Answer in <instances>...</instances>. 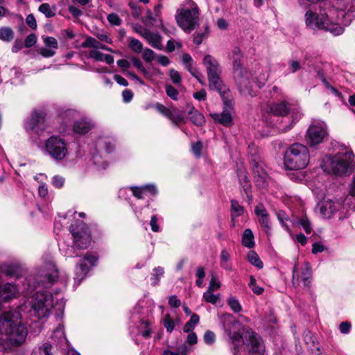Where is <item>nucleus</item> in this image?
<instances>
[{"mask_svg":"<svg viewBox=\"0 0 355 355\" xmlns=\"http://www.w3.org/2000/svg\"><path fill=\"white\" fill-rule=\"evenodd\" d=\"M220 320L233 345L234 355H241L239 348L243 343L250 346L252 354H261L263 352L264 345L261 338L248 327L242 325L232 314L224 313Z\"/></svg>","mask_w":355,"mask_h":355,"instance_id":"f257e3e1","label":"nucleus"},{"mask_svg":"<svg viewBox=\"0 0 355 355\" xmlns=\"http://www.w3.org/2000/svg\"><path fill=\"white\" fill-rule=\"evenodd\" d=\"M336 9L331 8L327 2H322L320 5V12L316 13L311 10L306 11L305 14V23L309 28L312 30H324L334 35H340L344 32L343 26L340 25L336 19Z\"/></svg>","mask_w":355,"mask_h":355,"instance_id":"f03ea898","label":"nucleus"},{"mask_svg":"<svg viewBox=\"0 0 355 355\" xmlns=\"http://www.w3.org/2000/svg\"><path fill=\"white\" fill-rule=\"evenodd\" d=\"M53 295L46 291H37L19 306V311L37 319L48 317L53 308Z\"/></svg>","mask_w":355,"mask_h":355,"instance_id":"7ed1b4c3","label":"nucleus"},{"mask_svg":"<svg viewBox=\"0 0 355 355\" xmlns=\"http://www.w3.org/2000/svg\"><path fill=\"white\" fill-rule=\"evenodd\" d=\"M58 278V270L53 261H46L42 268L38 270L33 275L26 279L23 284L26 294L31 293L36 288V284L44 288L51 286Z\"/></svg>","mask_w":355,"mask_h":355,"instance_id":"20e7f679","label":"nucleus"},{"mask_svg":"<svg viewBox=\"0 0 355 355\" xmlns=\"http://www.w3.org/2000/svg\"><path fill=\"white\" fill-rule=\"evenodd\" d=\"M200 10L193 0H185L176 11L178 25L186 33H191L199 25Z\"/></svg>","mask_w":355,"mask_h":355,"instance_id":"39448f33","label":"nucleus"},{"mask_svg":"<svg viewBox=\"0 0 355 355\" xmlns=\"http://www.w3.org/2000/svg\"><path fill=\"white\" fill-rule=\"evenodd\" d=\"M243 57L241 49L238 46L232 49L233 76L240 93L244 96H253L250 74L241 64Z\"/></svg>","mask_w":355,"mask_h":355,"instance_id":"423d86ee","label":"nucleus"},{"mask_svg":"<svg viewBox=\"0 0 355 355\" xmlns=\"http://www.w3.org/2000/svg\"><path fill=\"white\" fill-rule=\"evenodd\" d=\"M309 160L308 148L302 144L295 143L286 149L284 164L288 170H301L307 166Z\"/></svg>","mask_w":355,"mask_h":355,"instance_id":"0eeeda50","label":"nucleus"},{"mask_svg":"<svg viewBox=\"0 0 355 355\" xmlns=\"http://www.w3.org/2000/svg\"><path fill=\"white\" fill-rule=\"evenodd\" d=\"M354 155L351 151L338 153L328 158L325 164V170L336 175H349L352 170Z\"/></svg>","mask_w":355,"mask_h":355,"instance_id":"6e6552de","label":"nucleus"},{"mask_svg":"<svg viewBox=\"0 0 355 355\" xmlns=\"http://www.w3.org/2000/svg\"><path fill=\"white\" fill-rule=\"evenodd\" d=\"M42 150L44 155L57 162L64 161L69 155V144L64 139L56 135L45 140Z\"/></svg>","mask_w":355,"mask_h":355,"instance_id":"1a4fd4ad","label":"nucleus"},{"mask_svg":"<svg viewBox=\"0 0 355 355\" xmlns=\"http://www.w3.org/2000/svg\"><path fill=\"white\" fill-rule=\"evenodd\" d=\"M70 232L73 237V246L68 248L64 252V255L70 257H78L79 254L75 252L74 248L79 250L86 249L90 245L91 235L85 224L76 227L71 225Z\"/></svg>","mask_w":355,"mask_h":355,"instance_id":"9d476101","label":"nucleus"},{"mask_svg":"<svg viewBox=\"0 0 355 355\" xmlns=\"http://www.w3.org/2000/svg\"><path fill=\"white\" fill-rule=\"evenodd\" d=\"M327 4L336 9L335 17L340 25L347 24L345 21L346 17L347 21L352 20L350 15L355 12V0H332Z\"/></svg>","mask_w":355,"mask_h":355,"instance_id":"9b49d317","label":"nucleus"},{"mask_svg":"<svg viewBox=\"0 0 355 355\" xmlns=\"http://www.w3.org/2000/svg\"><path fill=\"white\" fill-rule=\"evenodd\" d=\"M24 127L29 134L35 132L38 135H42L49 127L46 114L42 110L33 111L25 122Z\"/></svg>","mask_w":355,"mask_h":355,"instance_id":"f8f14e48","label":"nucleus"},{"mask_svg":"<svg viewBox=\"0 0 355 355\" xmlns=\"http://www.w3.org/2000/svg\"><path fill=\"white\" fill-rule=\"evenodd\" d=\"M328 136L327 126L324 121H313L306 132L307 143L311 147L321 144Z\"/></svg>","mask_w":355,"mask_h":355,"instance_id":"ddd939ff","label":"nucleus"},{"mask_svg":"<svg viewBox=\"0 0 355 355\" xmlns=\"http://www.w3.org/2000/svg\"><path fill=\"white\" fill-rule=\"evenodd\" d=\"M221 73L214 74L207 76L209 81V87L211 90H216L223 98L224 105L231 107L232 100L230 97V89L223 83L220 78Z\"/></svg>","mask_w":355,"mask_h":355,"instance_id":"4468645a","label":"nucleus"},{"mask_svg":"<svg viewBox=\"0 0 355 355\" xmlns=\"http://www.w3.org/2000/svg\"><path fill=\"white\" fill-rule=\"evenodd\" d=\"M27 329L22 322L12 326L10 329L3 334L6 340L12 346H19L24 343L27 336Z\"/></svg>","mask_w":355,"mask_h":355,"instance_id":"2eb2a0df","label":"nucleus"},{"mask_svg":"<svg viewBox=\"0 0 355 355\" xmlns=\"http://www.w3.org/2000/svg\"><path fill=\"white\" fill-rule=\"evenodd\" d=\"M98 260V257L92 253H87L83 261L78 263L76 269L74 277L75 286L80 285L81 281L86 277L90 267L94 266Z\"/></svg>","mask_w":355,"mask_h":355,"instance_id":"dca6fc26","label":"nucleus"},{"mask_svg":"<svg viewBox=\"0 0 355 355\" xmlns=\"http://www.w3.org/2000/svg\"><path fill=\"white\" fill-rule=\"evenodd\" d=\"M21 311H7L0 314V334L2 335L14 325L21 322L22 317Z\"/></svg>","mask_w":355,"mask_h":355,"instance_id":"f3484780","label":"nucleus"},{"mask_svg":"<svg viewBox=\"0 0 355 355\" xmlns=\"http://www.w3.org/2000/svg\"><path fill=\"white\" fill-rule=\"evenodd\" d=\"M254 213L264 232L269 235L271 230L270 220L269 214L263 203H259L255 207Z\"/></svg>","mask_w":355,"mask_h":355,"instance_id":"a211bd4d","label":"nucleus"},{"mask_svg":"<svg viewBox=\"0 0 355 355\" xmlns=\"http://www.w3.org/2000/svg\"><path fill=\"white\" fill-rule=\"evenodd\" d=\"M341 206L339 202H334L331 200H324L317 205L320 215L325 218H330L332 214L338 211Z\"/></svg>","mask_w":355,"mask_h":355,"instance_id":"6ab92c4d","label":"nucleus"},{"mask_svg":"<svg viewBox=\"0 0 355 355\" xmlns=\"http://www.w3.org/2000/svg\"><path fill=\"white\" fill-rule=\"evenodd\" d=\"M19 293V286L15 284L7 283L0 286V300L9 302L18 297Z\"/></svg>","mask_w":355,"mask_h":355,"instance_id":"aec40b11","label":"nucleus"},{"mask_svg":"<svg viewBox=\"0 0 355 355\" xmlns=\"http://www.w3.org/2000/svg\"><path fill=\"white\" fill-rule=\"evenodd\" d=\"M252 171L257 185L260 188H263L266 185L268 175L263 168V166L254 161L252 164Z\"/></svg>","mask_w":355,"mask_h":355,"instance_id":"412c9836","label":"nucleus"},{"mask_svg":"<svg viewBox=\"0 0 355 355\" xmlns=\"http://www.w3.org/2000/svg\"><path fill=\"white\" fill-rule=\"evenodd\" d=\"M233 103L232 102V106L229 107L225 105V110L222 113H214L211 114V118L215 122L223 124L225 126H230L232 123V116L230 110L232 109Z\"/></svg>","mask_w":355,"mask_h":355,"instance_id":"4be33fe9","label":"nucleus"},{"mask_svg":"<svg viewBox=\"0 0 355 355\" xmlns=\"http://www.w3.org/2000/svg\"><path fill=\"white\" fill-rule=\"evenodd\" d=\"M138 33L145 38L153 48L159 50L162 49V38L158 34L152 33L146 28L138 31Z\"/></svg>","mask_w":355,"mask_h":355,"instance_id":"5701e85b","label":"nucleus"},{"mask_svg":"<svg viewBox=\"0 0 355 355\" xmlns=\"http://www.w3.org/2000/svg\"><path fill=\"white\" fill-rule=\"evenodd\" d=\"M202 63L206 67L207 76L214 74L221 73V70L220 69L218 61L211 55H205Z\"/></svg>","mask_w":355,"mask_h":355,"instance_id":"b1692460","label":"nucleus"},{"mask_svg":"<svg viewBox=\"0 0 355 355\" xmlns=\"http://www.w3.org/2000/svg\"><path fill=\"white\" fill-rule=\"evenodd\" d=\"M114 145L112 139L107 137H99L95 143V151L110 153L113 150Z\"/></svg>","mask_w":355,"mask_h":355,"instance_id":"393cba45","label":"nucleus"},{"mask_svg":"<svg viewBox=\"0 0 355 355\" xmlns=\"http://www.w3.org/2000/svg\"><path fill=\"white\" fill-rule=\"evenodd\" d=\"M94 126V124L87 119H82L76 121L73 126L74 133L78 135H85Z\"/></svg>","mask_w":355,"mask_h":355,"instance_id":"a878e982","label":"nucleus"},{"mask_svg":"<svg viewBox=\"0 0 355 355\" xmlns=\"http://www.w3.org/2000/svg\"><path fill=\"white\" fill-rule=\"evenodd\" d=\"M291 110V105L286 102L282 101L279 103H272L270 105V112L277 116H286Z\"/></svg>","mask_w":355,"mask_h":355,"instance_id":"bb28decb","label":"nucleus"},{"mask_svg":"<svg viewBox=\"0 0 355 355\" xmlns=\"http://www.w3.org/2000/svg\"><path fill=\"white\" fill-rule=\"evenodd\" d=\"M239 182L242 187L243 191L246 195L249 201L252 200V196L251 193V184L247 176L246 172L244 171H240L238 173Z\"/></svg>","mask_w":355,"mask_h":355,"instance_id":"cd10ccee","label":"nucleus"},{"mask_svg":"<svg viewBox=\"0 0 355 355\" xmlns=\"http://www.w3.org/2000/svg\"><path fill=\"white\" fill-rule=\"evenodd\" d=\"M83 48H93V50L103 49L107 51L113 52L112 49L103 44L95 38L87 36L85 40L81 44Z\"/></svg>","mask_w":355,"mask_h":355,"instance_id":"c85d7f7f","label":"nucleus"},{"mask_svg":"<svg viewBox=\"0 0 355 355\" xmlns=\"http://www.w3.org/2000/svg\"><path fill=\"white\" fill-rule=\"evenodd\" d=\"M244 207L239 204L238 200L234 199L231 200V219L232 226L235 225V218L242 216L244 213Z\"/></svg>","mask_w":355,"mask_h":355,"instance_id":"c756f323","label":"nucleus"},{"mask_svg":"<svg viewBox=\"0 0 355 355\" xmlns=\"http://www.w3.org/2000/svg\"><path fill=\"white\" fill-rule=\"evenodd\" d=\"M52 338L60 345H62L67 343V340L65 336L64 329L62 324H59L58 327L54 330Z\"/></svg>","mask_w":355,"mask_h":355,"instance_id":"7c9ffc66","label":"nucleus"},{"mask_svg":"<svg viewBox=\"0 0 355 355\" xmlns=\"http://www.w3.org/2000/svg\"><path fill=\"white\" fill-rule=\"evenodd\" d=\"M189 115L192 123L196 125H202L205 122L204 116L194 107L189 110Z\"/></svg>","mask_w":355,"mask_h":355,"instance_id":"2f4dec72","label":"nucleus"},{"mask_svg":"<svg viewBox=\"0 0 355 355\" xmlns=\"http://www.w3.org/2000/svg\"><path fill=\"white\" fill-rule=\"evenodd\" d=\"M230 254L226 249H223L221 250L220 255V266L225 270H232V266L230 262Z\"/></svg>","mask_w":355,"mask_h":355,"instance_id":"473e14b6","label":"nucleus"},{"mask_svg":"<svg viewBox=\"0 0 355 355\" xmlns=\"http://www.w3.org/2000/svg\"><path fill=\"white\" fill-rule=\"evenodd\" d=\"M168 119L171 120V122L175 125H179V124L181 123H185L183 114L175 108L171 110Z\"/></svg>","mask_w":355,"mask_h":355,"instance_id":"72a5a7b5","label":"nucleus"},{"mask_svg":"<svg viewBox=\"0 0 355 355\" xmlns=\"http://www.w3.org/2000/svg\"><path fill=\"white\" fill-rule=\"evenodd\" d=\"M92 162L98 168L105 169L108 166V163L103 158V153L98 151L93 153Z\"/></svg>","mask_w":355,"mask_h":355,"instance_id":"f704fd0d","label":"nucleus"},{"mask_svg":"<svg viewBox=\"0 0 355 355\" xmlns=\"http://www.w3.org/2000/svg\"><path fill=\"white\" fill-rule=\"evenodd\" d=\"M242 244L248 248H252L254 246V235L251 230L246 229L243 232Z\"/></svg>","mask_w":355,"mask_h":355,"instance_id":"c9c22d12","label":"nucleus"},{"mask_svg":"<svg viewBox=\"0 0 355 355\" xmlns=\"http://www.w3.org/2000/svg\"><path fill=\"white\" fill-rule=\"evenodd\" d=\"M301 277L305 286H309L311 284L312 272L311 268L308 263H306L304 266L302 271L301 272Z\"/></svg>","mask_w":355,"mask_h":355,"instance_id":"e433bc0d","label":"nucleus"},{"mask_svg":"<svg viewBox=\"0 0 355 355\" xmlns=\"http://www.w3.org/2000/svg\"><path fill=\"white\" fill-rule=\"evenodd\" d=\"M200 317L198 315L193 313L191 315L190 320L186 322L183 327L184 332L193 331L196 326L199 323Z\"/></svg>","mask_w":355,"mask_h":355,"instance_id":"4c0bfd02","label":"nucleus"},{"mask_svg":"<svg viewBox=\"0 0 355 355\" xmlns=\"http://www.w3.org/2000/svg\"><path fill=\"white\" fill-rule=\"evenodd\" d=\"M14 38V32L10 27H2L0 28V40L9 42Z\"/></svg>","mask_w":355,"mask_h":355,"instance_id":"58836bf2","label":"nucleus"},{"mask_svg":"<svg viewBox=\"0 0 355 355\" xmlns=\"http://www.w3.org/2000/svg\"><path fill=\"white\" fill-rule=\"evenodd\" d=\"M164 273V271L162 267L158 266L153 269V272L150 278L151 284L153 286H156L159 284L160 278L163 276Z\"/></svg>","mask_w":355,"mask_h":355,"instance_id":"ea45409f","label":"nucleus"},{"mask_svg":"<svg viewBox=\"0 0 355 355\" xmlns=\"http://www.w3.org/2000/svg\"><path fill=\"white\" fill-rule=\"evenodd\" d=\"M248 261L259 269L263 268V264L258 254L254 251H250L248 254Z\"/></svg>","mask_w":355,"mask_h":355,"instance_id":"a19ab883","label":"nucleus"},{"mask_svg":"<svg viewBox=\"0 0 355 355\" xmlns=\"http://www.w3.org/2000/svg\"><path fill=\"white\" fill-rule=\"evenodd\" d=\"M76 114L77 112L75 110L68 109L60 113V118L63 121V123L67 125L75 117Z\"/></svg>","mask_w":355,"mask_h":355,"instance_id":"79ce46f5","label":"nucleus"},{"mask_svg":"<svg viewBox=\"0 0 355 355\" xmlns=\"http://www.w3.org/2000/svg\"><path fill=\"white\" fill-rule=\"evenodd\" d=\"M150 107H155L160 114H162V115H164V116H166V118H168L171 110L168 109V107H166V106H164V105L159 103H157L154 105H147L145 109L146 110H148Z\"/></svg>","mask_w":355,"mask_h":355,"instance_id":"37998d69","label":"nucleus"},{"mask_svg":"<svg viewBox=\"0 0 355 355\" xmlns=\"http://www.w3.org/2000/svg\"><path fill=\"white\" fill-rule=\"evenodd\" d=\"M38 10L44 14L47 18L53 17L55 15V12L51 8L50 5L47 3H42L39 7Z\"/></svg>","mask_w":355,"mask_h":355,"instance_id":"c03bdc74","label":"nucleus"},{"mask_svg":"<svg viewBox=\"0 0 355 355\" xmlns=\"http://www.w3.org/2000/svg\"><path fill=\"white\" fill-rule=\"evenodd\" d=\"M182 61L183 64H184L186 69L190 73H192L193 71H195V69H196V68L193 67V60L189 53H184L182 55Z\"/></svg>","mask_w":355,"mask_h":355,"instance_id":"a18cd8bd","label":"nucleus"},{"mask_svg":"<svg viewBox=\"0 0 355 355\" xmlns=\"http://www.w3.org/2000/svg\"><path fill=\"white\" fill-rule=\"evenodd\" d=\"M248 286L256 295H261L263 292V288L257 284L256 279L252 275L250 277Z\"/></svg>","mask_w":355,"mask_h":355,"instance_id":"49530a36","label":"nucleus"},{"mask_svg":"<svg viewBox=\"0 0 355 355\" xmlns=\"http://www.w3.org/2000/svg\"><path fill=\"white\" fill-rule=\"evenodd\" d=\"M164 326L166 329V331L171 334L175 329V322L173 320L169 314H166L164 318Z\"/></svg>","mask_w":355,"mask_h":355,"instance_id":"de8ad7c7","label":"nucleus"},{"mask_svg":"<svg viewBox=\"0 0 355 355\" xmlns=\"http://www.w3.org/2000/svg\"><path fill=\"white\" fill-rule=\"evenodd\" d=\"M227 304L234 313H239L242 310L241 304L235 297L229 298L227 300Z\"/></svg>","mask_w":355,"mask_h":355,"instance_id":"09e8293b","label":"nucleus"},{"mask_svg":"<svg viewBox=\"0 0 355 355\" xmlns=\"http://www.w3.org/2000/svg\"><path fill=\"white\" fill-rule=\"evenodd\" d=\"M6 276H15L18 278L19 268L16 266H6L2 269Z\"/></svg>","mask_w":355,"mask_h":355,"instance_id":"8fccbe9b","label":"nucleus"},{"mask_svg":"<svg viewBox=\"0 0 355 355\" xmlns=\"http://www.w3.org/2000/svg\"><path fill=\"white\" fill-rule=\"evenodd\" d=\"M129 47L136 53L141 52L143 49V45L141 42L135 38H131L130 40Z\"/></svg>","mask_w":355,"mask_h":355,"instance_id":"3c124183","label":"nucleus"},{"mask_svg":"<svg viewBox=\"0 0 355 355\" xmlns=\"http://www.w3.org/2000/svg\"><path fill=\"white\" fill-rule=\"evenodd\" d=\"M203 299L207 302L214 304L217 302L218 297L213 293L212 291L207 289V291L203 293Z\"/></svg>","mask_w":355,"mask_h":355,"instance_id":"603ef678","label":"nucleus"},{"mask_svg":"<svg viewBox=\"0 0 355 355\" xmlns=\"http://www.w3.org/2000/svg\"><path fill=\"white\" fill-rule=\"evenodd\" d=\"M166 93L171 99L178 100L179 92L178 89H176L173 86L170 85H166Z\"/></svg>","mask_w":355,"mask_h":355,"instance_id":"864d4df0","label":"nucleus"},{"mask_svg":"<svg viewBox=\"0 0 355 355\" xmlns=\"http://www.w3.org/2000/svg\"><path fill=\"white\" fill-rule=\"evenodd\" d=\"M107 19L112 26H120L122 20L116 13H110L107 15Z\"/></svg>","mask_w":355,"mask_h":355,"instance_id":"5fc2aeb1","label":"nucleus"},{"mask_svg":"<svg viewBox=\"0 0 355 355\" xmlns=\"http://www.w3.org/2000/svg\"><path fill=\"white\" fill-rule=\"evenodd\" d=\"M168 74H169V76H170L172 82L174 84L179 85L181 83L182 77L178 71H176L173 69H171L169 70Z\"/></svg>","mask_w":355,"mask_h":355,"instance_id":"6e6d98bb","label":"nucleus"},{"mask_svg":"<svg viewBox=\"0 0 355 355\" xmlns=\"http://www.w3.org/2000/svg\"><path fill=\"white\" fill-rule=\"evenodd\" d=\"M208 31L209 28L208 26H206L205 31L204 32L198 33L194 35L193 42L198 46L200 45L202 42L203 40L207 36Z\"/></svg>","mask_w":355,"mask_h":355,"instance_id":"4d7b16f0","label":"nucleus"},{"mask_svg":"<svg viewBox=\"0 0 355 355\" xmlns=\"http://www.w3.org/2000/svg\"><path fill=\"white\" fill-rule=\"evenodd\" d=\"M133 195L139 198L142 199L144 198V195L146 194V191L144 187H132L130 188Z\"/></svg>","mask_w":355,"mask_h":355,"instance_id":"13d9d810","label":"nucleus"},{"mask_svg":"<svg viewBox=\"0 0 355 355\" xmlns=\"http://www.w3.org/2000/svg\"><path fill=\"white\" fill-rule=\"evenodd\" d=\"M148 322L147 321H144V320H142L141 321V325L139 327V329H144V330H141V334L142 335L143 337H144L145 338H148L150 336V334H151V331H150V328L148 327Z\"/></svg>","mask_w":355,"mask_h":355,"instance_id":"bf43d9fd","label":"nucleus"},{"mask_svg":"<svg viewBox=\"0 0 355 355\" xmlns=\"http://www.w3.org/2000/svg\"><path fill=\"white\" fill-rule=\"evenodd\" d=\"M299 223L303 227L304 230L306 234H310L311 232L312 227L311 225V223L306 216L300 218L299 220Z\"/></svg>","mask_w":355,"mask_h":355,"instance_id":"052dcab7","label":"nucleus"},{"mask_svg":"<svg viewBox=\"0 0 355 355\" xmlns=\"http://www.w3.org/2000/svg\"><path fill=\"white\" fill-rule=\"evenodd\" d=\"M95 35L101 42H104L107 44L112 43V38L105 31L96 33Z\"/></svg>","mask_w":355,"mask_h":355,"instance_id":"680f3d73","label":"nucleus"},{"mask_svg":"<svg viewBox=\"0 0 355 355\" xmlns=\"http://www.w3.org/2000/svg\"><path fill=\"white\" fill-rule=\"evenodd\" d=\"M37 42V37L34 33L28 35L24 41V46L27 48L32 47Z\"/></svg>","mask_w":355,"mask_h":355,"instance_id":"e2e57ef3","label":"nucleus"},{"mask_svg":"<svg viewBox=\"0 0 355 355\" xmlns=\"http://www.w3.org/2000/svg\"><path fill=\"white\" fill-rule=\"evenodd\" d=\"M301 68L300 62L295 60L288 61V69L291 73H296Z\"/></svg>","mask_w":355,"mask_h":355,"instance_id":"0e129e2a","label":"nucleus"},{"mask_svg":"<svg viewBox=\"0 0 355 355\" xmlns=\"http://www.w3.org/2000/svg\"><path fill=\"white\" fill-rule=\"evenodd\" d=\"M44 42L48 47H51L54 49H58L57 40L53 37H44Z\"/></svg>","mask_w":355,"mask_h":355,"instance_id":"69168bd1","label":"nucleus"},{"mask_svg":"<svg viewBox=\"0 0 355 355\" xmlns=\"http://www.w3.org/2000/svg\"><path fill=\"white\" fill-rule=\"evenodd\" d=\"M142 57L145 61L149 62L154 60L155 53L153 50L150 49H146L143 51Z\"/></svg>","mask_w":355,"mask_h":355,"instance_id":"338daca9","label":"nucleus"},{"mask_svg":"<svg viewBox=\"0 0 355 355\" xmlns=\"http://www.w3.org/2000/svg\"><path fill=\"white\" fill-rule=\"evenodd\" d=\"M104 55L103 53L97 50H92L89 51V58L95 60L96 61H103Z\"/></svg>","mask_w":355,"mask_h":355,"instance_id":"774afa93","label":"nucleus"}]
</instances>
